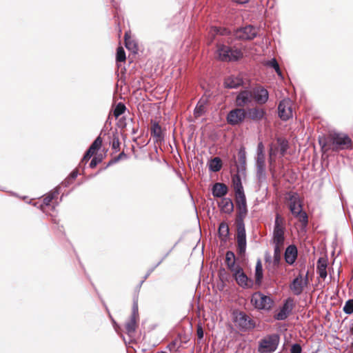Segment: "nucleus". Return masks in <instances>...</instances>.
<instances>
[{
    "label": "nucleus",
    "mask_w": 353,
    "mask_h": 353,
    "mask_svg": "<svg viewBox=\"0 0 353 353\" xmlns=\"http://www.w3.org/2000/svg\"><path fill=\"white\" fill-rule=\"evenodd\" d=\"M235 202L236 207V214L235 225L236 228V239L237 243L238 254H245L247 248L246 231L244 219L246 217L248 210L245 192L235 193Z\"/></svg>",
    "instance_id": "f257e3e1"
},
{
    "label": "nucleus",
    "mask_w": 353,
    "mask_h": 353,
    "mask_svg": "<svg viewBox=\"0 0 353 353\" xmlns=\"http://www.w3.org/2000/svg\"><path fill=\"white\" fill-rule=\"evenodd\" d=\"M218 59L223 62H238L243 57V52L240 48H232L224 43L216 45Z\"/></svg>",
    "instance_id": "f03ea898"
},
{
    "label": "nucleus",
    "mask_w": 353,
    "mask_h": 353,
    "mask_svg": "<svg viewBox=\"0 0 353 353\" xmlns=\"http://www.w3.org/2000/svg\"><path fill=\"white\" fill-rule=\"evenodd\" d=\"M352 140L345 133L334 132L329 136V148L333 151L351 149Z\"/></svg>",
    "instance_id": "7ed1b4c3"
},
{
    "label": "nucleus",
    "mask_w": 353,
    "mask_h": 353,
    "mask_svg": "<svg viewBox=\"0 0 353 353\" xmlns=\"http://www.w3.org/2000/svg\"><path fill=\"white\" fill-rule=\"evenodd\" d=\"M250 301L255 309L267 312L270 311L274 304L272 298L260 291L252 294Z\"/></svg>",
    "instance_id": "20e7f679"
},
{
    "label": "nucleus",
    "mask_w": 353,
    "mask_h": 353,
    "mask_svg": "<svg viewBox=\"0 0 353 353\" xmlns=\"http://www.w3.org/2000/svg\"><path fill=\"white\" fill-rule=\"evenodd\" d=\"M279 341L280 336L278 334L268 335L260 340L258 351L260 353H272L277 349Z\"/></svg>",
    "instance_id": "39448f33"
},
{
    "label": "nucleus",
    "mask_w": 353,
    "mask_h": 353,
    "mask_svg": "<svg viewBox=\"0 0 353 353\" xmlns=\"http://www.w3.org/2000/svg\"><path fill=\"white\" fill-rule=\"evenodd\" d=\"M236 327L241 332H249L256 327L255 321L245 312H239L234 318Z\"/></svg>",
    "instance_id": "423d86ee"
},
{
    "label": "nucleus",
    "mask_w": 353,
    "mask_h": 353,
    "mask_svg": "<svg viewBox=\"0 0 353 353\" xmlns=\"http://www.w3.org/2000/svg\"><path fill=\"white\" fill-rule=\"evenodd\" d=\"M232 36L237 40L251 41L258 36V32L254 26L247 25L234 30Z\"/></svg>",
    "instance_id": "0eeeda50"
},
{
    "label": "nucleus",
    "mask_w": 353,
    "mask_h": 353,
    "mask_svg": "<svg viewBox=\"0 0 353 353\" xmlns=\"http://www.w3.org/2000/svg\"><path fill=\"white\" fill-rule=\"evenodd\" d=\"M232 277L237 285L243 289L252 288L255 284L254 281L245 273L242 267H239L232 274Z\"/></svg>",
    "instance_id": "6e6552de"
},
{
    "label": "nucleus",
    "mask_w": 353,
    "mask_h": 353,
    "mask_svg": "<svg viewBox=\"0 0 353 353\" xmlns=\"http://www.w3.org/2000/svg\"><path fill=\"white\" fill-rule=\"evenodd\" d=\"M247 117L246 110L236 108L230 110L226 116V121L230 125L234 126L241 123Z\"/></svg>",
    "instance_id": "1a4fd4ad"
},
{
    "label": "nucleus",
    "mask_w": 353,
    "mask_h": 353,
    "mask_svg": "<svg viewBox=\"0 0 353 353\" xmlns=\"http://www.w3.org/2000/svg\"><path fill=\"white\" fill-rule=\"evenodd\" d=\"M294 307V299L292 297L285 299L279 307V311L274 315V319L276 321L285 320L292 312Z\"/></svg>",
    "instance_id": "9d476101"
},
{
    "label": "nucleus",
    "mask_w": 353,
    "mask_h": 353,
    "mask_svg": "<svg viewBox=\"0 0 353 353\" xmlns=\"http://www.w3.org/2000/svg\"><path fill=\"white\" fill-rule=\"evenodd\" d=\"M278 115L279 118L286 121L293 117L291 100L289 99L281 100L278 105Z\"/></svg>",
    "instance_id": "9b49d317"
},
{
    "label": "nucleus",
    "mask_w": 353,
    "mask_h": 353,
    "mask_svg": "<svg viewBox=\"0 0 353 353\" xmlns=\"http://www.w3.org/2000/svg\"><path fill=\"white\" fill-rule=\"evenodd\" d=\"M252 98L254 101L259 105L265 104L269 99V92L263 86L259 85L253 88L251 90Z\"/></svg>",
    "instance_id": "f8f14e48"
},
{
    "label": "nucleus",
    "mask_w": 353,
    "mask_h": 353,
    "mask_svg": "<svg viewBox=\"0 0 353 353\" xmlns=\"http://www.w3.org/2000/svg\"><path fill=\"white\" fill-rule=\"evenodd\" d=\"M238 161H236V156H233V160L235 163L236 172H241L243 175L246 174V152L244 146H241L238 150Z\"/></svg>",
    "instance_id": "ddd939ff"
},
{
    "label": "nucleus",
    "mask_w": 353,
    "mask_h": 353,
    "mask_svg": "<svg viewBox=\"0 0 353 353\" xmlns=\"http://www.w3.org/2000/svg\"><path fill=\"white\" fill-rule=\"evenodd\" d=\"M252 94L251 90L245 89L236 92L234 104L236 107L243 108L245 105L251 103Z\"/></svg>",
    "instance_id": "4468645a"
},
{
    "label": "nucleus",
    "mask_w": 353,
    "mask_h": 353,
    "mask_svg": "<svg viewBox=\"0 0 353 353\" xmlns=\"http://www.w3.org/2000/svg\"><path fill=\"white\" fill-rule=\"evenodd\" d=\"M265 161V159H256L255 162L256 168V177L260 186L266 183L267 181Z\"/></svg>",
    "instance_id": "2eb2a0df"
},
{
    "label": "nucleus",
    "mask_w": 353,
    "mask_h": 353,
    "mask_svg": "<svg viewBox=\"0 0 353 353\" xmlns=\"http://www.w3.org/2000/svg\"><path fill=\"white\" fill-rule=\"evenodd\" d=\"M150 122L152 124L150 134L154 139V142L161 143L165 140V136L161 126L159 125V122L155 120L151 119Z\"/></svg>",
    "instance_id": "dca6fc26"
},
{
    "label": "nucleus",
    "mask_w": 353,
    "mask_h": 353,
    "mask_svg": "<svg viewBox=\"0 0 353 353\" xmlns=\"http://www.w3.org/2000/svg\"><path fill=\"white\" fill-rule=\"evenodd\" d=\"M299 255L298 248L296 245H289L284 252V259L286 263L292 265L296 262Z\"/></svg>",
    "instance_id": "f3484780"
},
{
    "label": "nucleus",
    "mask_w": 353,
    "mask_h": 353,
    "mask_svg": "<svg viewBox=\"0 0 353 353\" xmlns=\"http://www.w3.org/2000/svg\"><path fill=\"white\" fill-rule=\"evenodd\" d=\"M247 117L254 122H259L263 119H266V111L263 108L259 107L248 108L246 110Z\"/></svg>",
    "instance_id": "a211bd4d"
},
{
    "label": "nucleus",
    "mask_w": 353,
    "mask_h": 353,
    "mask_svg": "<svg viewBox=\"0 0 353 353\" xmlns=\"http://www.w3.org/2000/svg\"><path fill=\"white\" fill-rule=\"evenodd\" d=\"M212 194L215 198H223L228 194L229 188L223 183L216 182L212 185Z\"/></svg>",
    "instance_id": "6ab92c4d"
},
{
    "label": "nucleus",
    "mask_w": 353,
    "mask_h": 353,
    "mask_svg": "<svg viewBox=\"0 0 353 353\" xmlns=\"http://www.w3.org/2000/svg\"><path fill=\"white\" fill-rule=\"evenodd\" d=\"M302 274L299 273L298 276L294 278L289 285V288L290 290L293 292V294L296 296H299L303 291L305 288L303 285L302 281Z\"/></svg>",
    "instance_id": "aec40b11"
},
{
    "label": "nucleus",
    "mask_w": 353,
    "mask_h": 353,
    "mask_svg": "<svg viewBox=\"0 0 353 353\" xmlns=\"http://www.w3.org/2000/svg\"><path fill=\"white\" fill-rule=\"evenodd\" d=\"M218 207L221 212L230 214L234 211V203L230 197H223L217 202Z\"/></svg>",
    "instance_id": "412c9836"
},
{
    "label": "nucleus",
    "mask_w": 353,
    "mask_h": 353,
    "mask_svg": "<svg viewBox=\"0 0 353 353\" xmlns=\"http://www.w3.org/2000/svg\"><path fill=\"white\" fill-rule=\"evenodd\" d=\"M289 196L288 200L290 201L289 209L291 213L294 215L297 212L296 205L299 207V204L302 203L299 195L296 192H288L286 193Z\"/></svg>",
    "instance_id": "4be33fe9"
},
{
    "label": "nucleus",
    "mask_w": 353,
    "mask_h": 353,
    "mask_svg": "<svg viewBox=\"0 0 353 353\" xmlns=\"http://www.w3.org/2000/svg\"><path fill=\"white\" fill-rule=\"evenodd\" d=\"M285 228H274L272 242L274 245H283L285 242Z\"/></svg>",
    "instance_id": "5701e85b"
},
{
    "label": "nucleus",
    "mask_w": 353,
    "mask_h": 353,
    "mask_svg": "<svg viewBox=\"0 0 353 353\" xmlns=\"http://www.w3.org/2000/svg\"><path fill=\"white\" fill-rule=\"evenodd\" d=\"M225 263L228 268L234 273L238 268L241 267L239 264H236V256L234 252L228 250L225 254Z\"/></svg>",
    "instance_id": "b1692460"
},
{
    "label": "nucleus",
    "mask_w": 353,
    "mask_h": 353,
    "mask_svg": "<svg viewBox=\"0 0 353 353\" xmlns=\"http://www.w3.org/2000/svg\"><path fill=\"white\" fill-rule=\"evenodd\" d=\"M230 228L228 223L225 221L221 222L218 228V236L221 241L226 243L230 237Z\"/></svg>",
    "instance_id": "393cba45"
},
{
    "label": "nucleus",
    "mask_w": 353,
    "mask_h": 353,
    "mask_svg": "<svg viewBox=\"0 0 353 353\" xmlns=\"http://www.w3.org/2000/svg\"><path fill=\"white\" fill-rule=\"evenodd\" d=\"M243 84L241 79L230 76L224 79L223 87L227 89H236Z\"/></svg>",
    "instance_id": "a878e982"
},
{
    "label": "nucleus",
    "mask_w": 353,
    "mask_h": 353,
    "mask_svg": "<svg viewBox=\"0 0 353 353\" xmlns=\"http://www.w3.org/2000/svg\"><path fill=\"white\" fill-rule=\"evenodd\" d=\"M241 172H238L234 174L232 177V188L235 193L244 192L243 186L242 184L241 176H245Z\"/></svg>",
    "instance_id": "bb28decb"
},
{
    "label": "nucleus",
    "mask_w": 353,
    "mask_h": 353,
    "mask_svg": "<svg viewBox=\"0 0 353 353\" xmlns=\"http://www.w3.org/2000/svg\"><path fill=\"white\" fill-rule=\"evenodd\" d=\"M254 283L257 287H260L262 285L263 279V269L262 263L260 259L256 261L254 270Z\"/></svg>",
    "instance_id": "cd10ccee"
},
{
    "label": "nucleus",
    "mask_w": 353,
    "mask_h": 353,
    "mask_svg": "<svg viewBox=\"0 0 353 353\" xmlns=\"http://www.w3.org/2000/svg\"><path fill=\"white\" fill-rule=\"evenodd\" d=\"M294 216L299 219L301 223V229L305 230L308 224V216L305 212L303 211L302 203L299 204V210Z\"/></svg>",
    "instance_id": "c85d7f7f"
},
{
    "label": "nucleus",
    "mask_w": 353,
    "mask_h": 353,
    "mask_svg": "<svg viewBox=\"0 0 353 353\" xmlns=\"http://www.w3.org/2000/svg\"><path fill=\"white\" fill-rule=\"evenodd\" d=\"M223 166V162L220 157H216L212 158L208 161V169L210 172H219Z\"/></svg>",
    "instance_id": "c756f323"
},
{
    "label": "nucleus",
    "mask_w": 353,
    "mask_h": 353,
    "mask_svg": "<svg viewBox=\"0 0 353 353\" xmlns=\"http://www.w3.org/2000/svg\"><path fill=\"white\" fill-rule=\"evenodd\" d=\"M137 319L136 317H130L129 321L125 323V327L126 333L129 336H132V334L136 332Z\"/></svg>",
    "instance_id": "7c9ffc66"
},
{
    "label": "nucleus",
    "mask_w": 353,
    "mask_h": 353,
    "mask_svg": "<svg viewBox=\"0 0 353 353\" xmlns=\"http://www.w3.org/2000/svg\"><path fill=\"white\" fill-rule=\"evenodd\" d=\"M120 141L119 137V132L117 129L114 132H112V141H110V145L112 149L117 152L120 150Z\"/></svg>",
    "instance_id": "2f4dec72"
},
{
    "label": "nucleus",
    "mask_w": 353,
    "mask_h": 353,
    "mask_svg": "<svg viewBox=\"0 0 353 353\" xmlns=\"http://www.w3.org/2000/svg\"><path fill=\"white\" fill-rule=\"evenodd\" d=\"M211 32L214 34H219L221 36H229L232 35L233 33L227 28L212 26L211 28Z\"/></svg>",
    "instance_id": "473e14b6"
},
{
    "label": "nucleus",
    "mask_w": 353,
    "mask_h": 353,
    "mask_svg": "<svg viewBox=\"0 0 353 353\" xmlns=\"http://www.w3.org/2000/svg\"><path fill=\"white\" fill-rule=\"evenodd\" d=\"M59 187H57L54 188L53 192H50L43 199V205L46 206L50 205L52 201L54 199V197L59 194Z\"/></svg>",
    "instance_id": "72a5a7b5"
},
{
    "label": "nucleus",
    "mask_w": 353,
    "mask_h": 353,
    "mask_svg": "<svg viewBox=\"0 0 353 353\" xmlns=\"http://www.w3.org/2000/svg\"><path fill=\"white\" fill-rule=\"evenodd\" d=\"M277 143L279 146L280 153L284 156L289 148V143L287 139L279 137L276 139Z\"/></svg>",
    "instance_id": "f704fd0d"
},
{
    "label": "nucleus",
    "mask_w": 353,
    "mask_h": 353,
    "mask_svg": "<svg viewBox=\"0 0 353 353\" xmlns=\"http://www.w3.org/2000/svg\"><path fill=\"white\" fill-rule=\"evenodd\" d=\"M281 245H274V255H273V265L274 266L279 267L281 263Z\"/></svg>",
    "instance_id": "c9c22d12"
},
{
    "label": "nucleus",
    "mask_w": 353,
    "mask_h": 353,
    "mask_svg": "<svg viewBox=\"0 0 353 353\" xmlns=\"http://www.w3.org/2000/svg\"><path fill=\"white\" fill-rule=\"evenodd\" d=\"M103 139L100 135H99L94 141L89 146L88 150L93 152L94 154L99 151L102 145Z\"/></svg>",
    "instance_id": "e433bc0d"
},
{
    "label": "nucleus",
    "mask_w": 353,
    "mask_h": 353,
    "mask_svg": "<svg viewBox=\"0 0 353 353\" xmlns=\"http://www.w3.org/2000/svg\"><path fill=\"white\" fill-rule=\"evenodd\" d=\"M128 155L124 152H122L119 154H118L117 157H115L114 158H112V159H110L108 161V163H107L106 166L105 168L101 169L99 172H100L101 170H104L107 169L108 167L117 163L121 159H128Z\"/></svg>",
    "instance_id": "4c0bfd02"
},
{
    "label": "nucleus",
    "mask_w": 353,
    "mask_h": 353,
    "mask_svg": "<svg viewBox=\"0 0 353 353\" xmlns=\"http://www.w3.org/2000/svg\"><path fill=\"white\" fill-rule=\"evenodd\" d=\"M218 277L221 283H227L230 281V275L223 267H221L218 271Z\"/></svg>",
    "instance_id": "58836bf2"
},
{
    "label": "nucleus",
    "mask_w": 353,
    "mask_h": 353,
    "mask_svg": "<svg viewBox=\"0 0 353 353\" xmlns=\"http://www.w3.org/2000/svg\"><path fill=\"white\" fill-rule=\"evenodd\" d=\"M126 110V107L125 104L122 102H119L114 110H113V114L115 117L116 119L119 118L121 114H123L125 111Z\"/></svg>",
    "instance_id": "ea45409f"
},
{
    "label": "nucleus",
    "mask_w": 353,
    "mask_h": 353,
    "mask_svg": "<svg viewBox=\"0 0 353 353\" xmlns=\"http://www.w3.org/2000/svg\"><path fill=\"white\" fill-rule=\"evenodd\" d=\"M130 317L139 319L138 294L133 296V303Z\"/></svg>",
    "instance_id": "a19ab883"
},
{
    "label": "nucleus",
    "mask_w": 353,
    "mask_h": 353,
    "mask_svg": "<svg viewBox=\"0 0 353 353\" xmlns=\"http://www.w3.org/2000/svg\"><path fill=\"white\" fill-rule=\"evenodd\" d=\"M127 36H128V34L126 33L125 35V48L128 50L132 51L134 53H137V52L138 50V46H137V43L134 42V41H129L128 39L127 38Z\"/></svg>",
    "instance_id": "79ce46f5"
},
{
    "label": "nucleus",
    "mask_w": 353,
    "mask_h": 353,
    "mask_svg": "<svg viewBox=\"0 0 353 353\" xmlns=\"http://www.w3.org/2000/svg\"><path fill=\"white\" fill-rule=\"evenodd\" d=\"M343 311L345 314L349 315L353 313V299H350L345 301Z\"/></svg>",
    "instance_id": "37998d69"
},
{
    "label": "nucleus",
    "mask_w": 353,
    "mask_h": 353,
    "mask_svg": "<svg viewBox=\"0 0 353 353\" xmlns=\"http://www.w3.org/2000/svg\"><path fill=\"white\" fill-rule=\"evenodd\" d=\"M126 59L125 52V50L122 47H119L117 49L116 52V61L123 62Z\"/></svg>",
    "instance_id": "c03bdc74"
},
{
    "label": "nucleus",
    "mask_w": 353,
    "mask_h": 353,
    "mask_svg": "<svg viewBox=\"0 0 353 353\" xmlns=\"http://www.w3.org/2000/svg\"><path fill=\"white\" fill-rule=\"evenodd\" d=\"M103 160V156L102 154H97L95 157H94L90 164L89 167L92 169L94 168L99 163H101Z\"/></svg>",
    "instance_id": "a18cd8bd"
},
{
    "label": "nucleus",
    "mask_w": 353,
    "mask_h": 353,
    "mask_svg": "<svg viewBox=\"0 0 353 353\" xmlns=\"http://www.w3.org/2000/svg\"><path fill=\"white\" fill-rule=\"evenodd\" d=\"M284 219L279 213H276L274 219V228H285L283 225Z\"/></svg>",
    "instance_id": "49530a36"
},
{
    "label": "nucleus",
    "mask_w": 353,
    "mask_h": 353,
    "mask_svg": "<svg viewBox=\"0 0 353 353\" xmlns=\"http://www.w3.org/2000/svg\"><path fill=\"white\" fill-rule=\"evenodd\" d=\"M256 159H265L264 153V145L262 142H259L257 145V157Z\"/></svg>",
    "instance_id": "de8ad7c7"
},
{
    "label": "nucleus",
    "mask_w": 353,
    "mask_h": 353,
    "mask_svg": "<svg viewBox=\"0 0 353 353\" xmlns=\"http://www.w3.org/2000/svg\"><path fill=\"white\" fill-rule=\"evenodd\" d=\"M328 260L327 257H319L316 263V269L327 268Z\"/></svg>",
    "instance_id": "09e8293b"
},
{
    "label": "nucleus",
    "mask_w": 353,
    "mask_h": 353,
    "mask_svg": "<svg viewBox=\"0 0 353 353\" xmlns=\"http://www.w3.org/2000/svg\"><path fill=\"white\" fill-rule=\"evenodd\" d=\"M319 143L320 146L321 147V149L323 150L324 148H327V150H330L329 148V137L327 139L325 137L319 138Z\"/></svg>",
    "instance_id": "8fccbe9b"
},
{
    "label": "nucleus",
    "mask_w": 353,
    "mask_h": 353,
    "mask_svg": "<svg viewBox=\"0 0 353 353\" xmlns=\"http://www.w3.org/2000/svg\"><path fill=\"white\" fill-rule=\"evenodd\" d=\"M204 113H205V110H204L203 105H201L199 106H198V105H197L194 110V115L195 117H199Z\"/></svg>",
    "instance_id": "3c124183"
},
{
    "label": "nucleus",
    "mask_w": 353,
    "mask_h": 353,
    "mask_svg": "<svg viewBox=\"0 0 353 353\" xmlns=\"http://www.w3.org/2000/svg\"><path fill=\"white\" fill-rule=\"evenodd\" d=\"M290 353H302V347L299 343H293L290 347Z\"/></svg>",
    "instance_id": "603ef678"
},
{
    "label": "nucleus",
    "mask_w": 353,
    "mask_h": 353,
    "mask_svg": "<svg viewBox=\"0 0 353 353\" xmlns=\"http://www.w3.org/2000/svg\"><path fill=\"white\" fill-rule=\"evenodd\" d=\"M265 65L273 68L274 70L279 66L276 59L275 58H272L270 60H268Z\"/></svg>",
    "instance_id": "864d4df0"
},
{
    "label": "nucleus",
    "mask_w": 353,
    "mask_h": 353,
    "mask_svg": "<svg viewBox=\"0 0 353 353\" xmlns=\"http://www.w3.org/2000/svg\"><path fill=\"white\" fill-rule=\"evenodd\" d=\"M196 335L199 340H202L203 339L204 332L200 323H199L196 327Z\"/></svg>",
    "instance_id": "5fc2aeb1"
},
{
    "label": "nucleus",
    "mask_w": 353,
    "mask_h": 353,
    "mask_svg": "<svg viewBox=\"0 0 353 353\" xmlns=\"http://www.w3.org/2000/svg\"><path fill=\"white\" fill-rule=\"evenodd\" d=\"M92 285L93 286L95 292H97L99 299L101 300L102 305L105 308V310L108 312V314H110L109 309H108L105 302L103 299L102 296H101V294H99V292H98L97 289L96 288V287L94 286V285L93 283H92Z\"/></svg>",
    "instance_id": "6e6d98bb"
},
{
    "label": "nucleus",
    "mask_w": 353,
    "mask_h": 353,
    "mask_svg": "<svg viewBox=\"0 0 353 353\" xmlns=\"http://www.w3.org/2000/svg\"><path fill=\"white\" fill-rule=\"evenodd\" d=\"M317 272L319 274V277H321V279H325L327 276V268H323L317 269Z\"/></svg>",
    "instance_id": "4d7b16f0"
},
{
    "label": "nucleus",
    "mask_w": 353,
    "mask_h": 353,
    "mask_svg": "<svg viewBox=\"0 0 353 353\" xmlns=\"http://www.w3.org/2000/svg\"><path fill=\"white\" fill-rule=\"evenodd\" d=\"M301 281H302L301 282L303 283V285H304L305 288L308 285V284H309V272L308 271L306 272V274L304 276L302 275Z\"/></svg>",
    "instance_id": "13d9d810"
},
{
    "label": "nucleus",
    "mask_w": 353,
    "mask_h": 353,
    "mask_svg": "<svg viewBox=\"0 0 353 353\" xmlns=\"http://www.w3.org/2000/svg\"><path fill=\"white\" fill-rule=\"evenodd\" d=\"M78 174L79 172L75 169L71 172L68 178L72 181L78 176Z\"/></svg>",
    "instance_id": "bf43d9fd"
},
{
    "label": "nucleus",
    "mask_w": 353,
    "mask_h": 353,
    "mask_svg": "<svg viewBox=\"0 0 353 353\" xmlns=\"http://www.w3.org/2000/svg\"><path fill=\"white\" fill-rule=\"evenodd\" d=\"M157 268L154 265L149 268L145 274V275L143 276L144 279H147V278L152 274V272L156 269Z\"/></svg>",
    "instance_id": "052dcab7"
},
{
    "label": "nucleus",
    "mask_w": 353,
    "mask_h": 353,
    "mask_svg": "<svg viewBox=\"0 0 353 353\" xmlns=\"http://www.w3.org/2000/svg\"><path fill=\"white\" fill-rule=\"evenodd\" d=\"M84 154H85V159H90L94 154V153L88 149L85 151Z\"/></svg>",
    "instance_id": "680f3d73"
},
{
    "label": "nucleus",
    "mask_w": 353,
    "mask_h": 353,
    "mask_svg": "<svg viewBox=\"0 0 353 353\" xmlns=\"http://www.w3.org/2000/svg\"><path fill=\"white\" fill-rule=\"evenodd\" d=\"M71 183H72V181L70 179H69L68 178H67L61 182V185L66 188V187H68Z\"/></svg>",
    "instance_id": "e2e57ef3"
},
{
    "label": "nucleus",
    "mask_w": 353,
    "mask_h": 353,
    "mask_svg": "<svg viewBox=\"0 0 353 353\" xmlns=\"http://www.w3.org/2000/svg\"><path fill=\"white\" fill-rule=\"evenodd\" d=\"M179 243V241H177L176 243H175V244L174 245V246L164 255L163 256V257L161 259H163V261L165 260V259L170 254V252L173 250V249L174 248V247L177 245V243Z\"/></svg>",
    "instance_id": "0e129e2a"
},
{
    "label": "nucleus",
    "mask_w": 353,
    "mask_h": 353,
    "mask_svg": "<svg viewBox=\"0 0 353 353\" xmlns=\"http://www.w3.org/2000/svg\"><path fill=\"white\" fill-rule=\"evenodd\" d=\"M233 1L237 4L243 5L248 3L250 0H233Z\"/></svg>",
    "instance_id": "69168bd1"
},
{
    "label": "nucleus",
    "mask_w": 353,
    "mask_h": 353,
    "mask_svg": "<svg viewBox=\"0 0 353 353\" xmlns=\"http://www.w3.org/2000/svg\"><path fill=\"white\" fill-rule=\"evenodd\" d=\"M274 71L276 72V73L277 74L278 76H279L282 79L283 78L282 72H281V68H280L279 66L277 67L276 68H275Z\"/></svg>",
    "instance_id": "338daca9"
},
{
    "label": "nucleus",
    "mask_w": 353,
    "mask_h": 353,
    "mask_svg": "<svg viewBox=\"0 0 353 353\" xmlns=\"http://www.w3.org/2000/svg\"><path fill=\"white\" fill-rule=\"evenodd\" d=\"M109 315H110V317L112 319V322L113 326H114V329L117 330V327H119V325L115 321V320L112 317L111 314H109Z\"/></svg>",
    "instance_id": "774afa93"
}]
</instances>
